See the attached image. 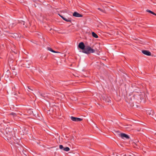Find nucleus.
<instances>
[{
	"mask_svg": "<svg viewBox=\"0 0 156 156\" xmlns=\"http://www.w3.org/2000/svg\"><path fill=\"white\" fill-rule=\"evenodd\" d=\"M144 94L140 93H136L134 94L132 96L129 95L125 98L126 101L130 105V106L133 107L134 106V103L135 102L140 104L142 101H144Z\"/></svg>",
	"mask_w": 156,
	"mask_h": 156,
	"instance_id": "nucleus-1",
	"label": "nucleus"
},
{
	"mask_svg": "<svg viewBox=\"0 0 156 156\" xmlns=\"http://www.w3.org/2000/svg\"><path fill=\"white\" fill-rule=\"evenodd\" d=\"M95 50L89 46H87L86 47L84 50L82 51V52L88 54L91 53H93L95 52Z\"/></svg>",
	"mask_w": 156,
	"mask_h": 156,
	"instance_id": "nucleus-2",
	"label": "nucleus"
},
{
	"mask_svg": "<svg viewBox=\"0 0 156 156\" xmlns=\"http://www.w3.org/2000/svg\"><path fill=\"white\" fill-rule=\"evenodd\" d=\"M23 65L24 66L27 68H29L30 66L31 65L32 62L30 60L26 59L24 62Z\"/></svg>",
	"mask_w": 156,
	"mask_h": 156,
	"instance_id": "nucleus-3",
	"label": "nucleus"
},
{
	"mask_svg": "<svg viewBox=\"0 0 156 156\" xmlns=\"http://www.w3.org/2000/svg\"><path fill=\"white\" fill-rule=\"evenodd\" d=\"M119 133L118 134L119 136L121 137L122 138L124 139L125 138L126 139H129V137L127 134L124 133H120L118 132Z\"/></svg>",
	"mask_w": 156,
	"mask_h": 156,
	"instance_id": "nucleus-4",
	"label": "nucleus"
},
{
	"mask_svg": "<svg viewBox=\"0 0 156 156\" xmlns=\"http://www.w3.org/2000/svg\"><path fill=\"white\" fill-rule=\"evenodd\" d=\"M71 119L73 121L75 122H80L83 120L82 119L79 118L74 117L73 116H71L70 117Z\"/></svg>",
	"mask_w": 156,
	"mask_h": 156,
	"instance_id": "nucleus-5",
	"label": "nucleus"
},
{
	"mask_svg": "<svg viewBox=\"0 0 156 156\" xmlns=\"http://www.w3.org/2000/svg\"><path fill=\"white\" fill-rule=\"evenodd\" d=\"M86 47L84 43L82 42L80 43L78 45V47L82 51L84 50Z\"/></svg>",
	"mask_w": 156,
	"mask_h": 156,
	"instance_id": "nucleus-6",
	"label": "nucleus"
},
{
	"mask_svg": "<svg viewBox=\"0 0 156 156\" xmlns=\"http://www.w3.org/2000/svg\"><path fill=\"white\" fill-rule=\"evenodd\" d=\"M59 148L60 149H61L66 151H69L70 150V149L69 147H63V146L62 145H59Z\"/></svg>",
	"mask_w": 156,
	"mask_h": 156,
	"instance_id": "nucleus-7",
	"label": "nucleus"
},
{
	"mask_svg": "<svg viewBox=\"0 0 156 156\" xmlns=\"http://www.w3.org/2000/svg\"><path fill=\"white\" fill-rule=\"evenodd\" d=\"M146 112L147 115H149L151 116H153L154 114V111L151 109L147 110Z\"/></svg>",
	"mask_w": 156,
	"mask_h": 156,
	"instance_id": "nucleus-8",
	"label": "nucleus"
},
{
	"mask_svg": "<svg viewBox=\"0 0 156 156\" xmlns=\"http://www.w3.org/2000/svg\"><path fill=\"white\" fill-rule=\"evenodd\" d=\"M142 52L143 54L147 56L151 55V52L148 51L144 50L142 51Z\"/></svg>",
	"mask_w": 156,
	"mask_h": 156,
	"instance_id": "nucleus-9",
	"label": "nucleus"
},
{
	"mask_svg": "<svg viewBox=\"0 0 156 156\" xmlns=\"http://www.w3.org/2000/svg\"><path fill=\"white\" fill-rule=\"evenodd\" d=\"M73 16L76 17H82L83 15L76 12H75L73 14Z\"/></svg>",
	"mask_w": 156,
	"mask_h": 156,
	"instance_id": "nucleus-10",
	"label": "nucleus"
},
{
	"mask_svg": "<svg viewBox=\"0 0 156 156\" xmlns=\"http://www.w3.org/2000/svg\"><path fill=\"white\" fill-rule=\"evenodd\" d=\"M59 16L64 20L67 22H71V20L70 18H68V19L64 17L63 16L60 15V14H59Z\"/></svg>",
	"mask_w": 156,
	"mask_h": 156,
	"instance_id": "nucleus-11",
	"label": "nucleus"
},
{
	"mask_svg": "<svg viewBox=\"0 0 156 156\" xmlns=\"http://www.w3.org/2000/svg\"><path fill=\"white\" fill-rule=\"evenodd\" d=\"M47 49L49 51H51V52L54 53H59L60 52H59L56 51H54L50 47H48L47 48Z\"/></svg>",
	"mask_w": 156,
	"mask_h": 156,
	"instance_id": "nucleus-12",
	"label": "nucleus"
},
{
	"mask_svg": "<svg viewBox=\"0 0 156 156\" xmlns=\"http://www.w3.org/2000/svg\"><path fill=\"white\" fill-rule=\"evenodd\" d=\"M28 88L30 90H28V91L29 92H31L33 93V92H32V91H33L34 90V88L33 87H31V86L28 87Z\"/></svg>",
	"mask_w": 156,
	"mask_h": 156,
	"instance_id": "nucleus-13",
	"label": "nucleus"
},
{
	"mask_svg": "<svg viewBox=\"0 0 156 156\" xmlns=\"http://www.w3.org/2000/svg\"><path fill=\"white\" fill-rule=\"evenodd\" d=\"M92 36L93 37L95 38H98V35L94 32H92Z\"/></svg>",
	"mask_w": 156,
	"mask_h": 156,
	"instance_id": "nucleus-14",
	"label": "nucleus"
},
{
	"mask_svg": "<svg viewBox=\"0 0 156 156\" xmlns=\"http://www.w3.org/2000/svg\"><path fill=\"white\" fill-rule=\"evenodd\" d=\"M146 11L147 12H148L150 13H151L154 15L156 16V14L155 13H154V12H153L152 11H151L150 10H149L148 9H147L146 10Z\"/></svg>",
	"mask_w": 156,
	"mask_h": 156,
	"instance_id": "nucleus-15",
	"label": "nucleus"
},
{
	"mask_svg": "<svg viewBox=\"0 0 156 156\" xmlns=\"http://www.w3.org/2000/svg\"><path fill=\"white\" fill-rule=\"evenodd\" d=\"M16 25V24L15 23H12L9 25V27H12L14 26H15Z\"/></svg>",
	"mask_w": 156,
	"mask_h": 156,
	"instance_id": "nucleus-16",
	"label": "nucleus"
},
{
	"mask_svg": "<svg viewBox=\"0 0 156 156\" xmlns=\"http://www.w3.org/2000/svg\"><path fill=\"white\" fill-rule=\"evenodd\" d=\"M10 115H12L13 117H15L16 116V114L14 112H12L10 114Z\"/></svg>",
	"mask_w": 156,
	"mask_h": 156,
	"instance_id": "nucleus-17",
	"label": "nucleus"
},
{
	"mask_svg": "<svg viewBox=\"0 0 156 156\" xmlns=\"http://www.w3.org/2000/svg\"><path fill=\"white\" fill-rule=\"evenodd\" d=\"M133 145L135 147H136L137 146V145L136 143H134Z\"/></svg>",
	"mask_w": 156,
	"mask_h": 156,
	"instance_id": "nucleus-18",
	"label": "nucleus"
},
{
	"mask_svg": "<svg viewBox=\"0 0 156 156\" xmlns=\"http://www.w3.org/2000/svg\"><path fill=\"white\" fill-rule=\"evenodd\" d=\"M152 118L156 121V115L154 116V117H152Z\"/></svg>",
	"mask_w": 156,
	"mask_h": 156,
	"instance_id": "nucleus-19",
	"label": "nucleus"
},
{
	"mask_svg": "<svg viewBox=\"0 0 156 156\" xmlns=\"http://www.w3.org/2000/svg\"><path fill=\"white\" fill-rule=\"evenodd\" d=\"M98 10H100V11H101L102 12L103 11V10L102 9H101L100 8H98Z\"/></svg>",
	"mask_w": 156,
	"mask_h": 156,
	"instance_id": "nucleus-20",
	"label": "nucleus"
},
{
	"mask_svg": "<svg viewBox=\"0 0 156 156\" xmlns=\"http://www.w3.org/2000/svg\"><path fill=\"white\" fill-rule=\"evenodd\" d=\"M127 126H129V127H126V128H131L132 127V125H127Z\"/></svg>",
	"mask_w": 156,
	"mask_h": 156,
	"instance_id": "nucleus-21",
	"label": "nucleus"
},
{
	"mask_svg": "<svg viewBox=\"0 0 156 156\" xmlns=\"http://www.w3.org/2000/svg\"><path fill=\"white\" fill-rule=\"evenodd\" d=\"M6 72L7 73H10V72L9 71V70H8Z\"/></svg>",
	"mask_w": 156,
	"mask_h": 156,
	"instance_id": "nucleus-22",
	"label": "nucleus"
},
{
	"mask_svg": "<svg viewBox=\"0 0 156 156\" xmlns=\"http://www.w3.org/2000/svg\"><path fill=\"white\" fill-rule=\"evenodd\" d=\"M23 25H25V22L24 21H22Z\"/></svg>",
	"mask_w": 156,
	"mask_h": 156,
	"instance_id": "nucleus-23",
	"label": "nucleus"
}]
</instances>
